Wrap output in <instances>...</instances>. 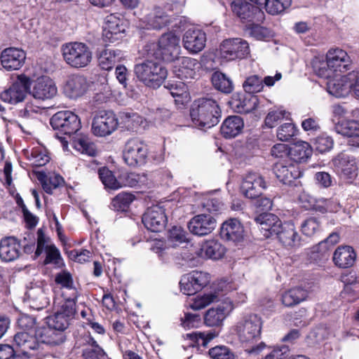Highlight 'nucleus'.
Listing matches in <instances>:
<instances>
[{"label": "nucleus", "instance_id": "nucleus-19", "mask_svg": "<svg viewBox=\"0 0 359 359\" xmlns=\"http://www.w3.org/2000/svg\"><path fill=\"white\" fill-rule=\"evenodd\" d=\"M172 62H173L172 72L180 79H194L196 74V70L201 67L196 59L189 57L178 56Z\"/></svg>", "mask_w": 359, "mask_h": 359}, {"label": "nucleus", "instance_id": "nucleus-5", "mask_svg": "<svg viewBox=\"0 0 359 359\" xmlns=\"http://www.w3.org/2000/svg\"><path fill=\"white\" fill-rule=\"evenodd\" d=\"M188 233L181 226H173L168 231L167 241L154 240L149 248L162 259L168 253L170 248H176L189 242Z\"/></svg>", "mask_w": 359, "mask_h": 359}, {"label": "nucleus", "instance_id": "nucleus-22", "mask_svg": "<svg viewBox=\"0 0 359 359\" xmlns=\"http://www.w3.org/2000/svg\"><path fill=\"white\" fill-rule=\"evenodd\" d=\"M0 58L1 65L7 71L18 70L25 64L26 53L21 48L10 47L5 48L1 52Z\"/></svg>", "mask_w": 359, "mask_h": 359}, {"label": "nucleus", "instance_id": "nucleus-17", "mask_svg": "<svg viewBox=\"0 0 359 359\" xmlns=\"http://www.w3.org/2000/svg\"><path fill=\"white\" fill-rule=\"evenodd\" d=\"M273 172L280 182L287 185H291L295 180L302 175L298 164L288 158L276 163L273 167Z\"/></svg>", "mask_w": 359, "mask_h": 359}, {"label": "nucleus", "instance_id": "nucleus-26", "mask_svg": "<svg viewBox=\"0 0 359 359\" xmlns=\"http://www.w3.org/2000/svg\"><path fill=\"white\" fill-rule=\"evenodd\" d=\"M275 235L285 248H294L300 245V236L292 222L281 223Z\"/></svg>", "mask_w": 359, "mask_h": 359}, {"label": "nucleus", "instance_id": "nucleus-64", "mask_svg": "<svg viewBox=\"0 0 359 359\" xmlns=\"http://www.w3.org/2000/svg\"><path fill=\"white\" fill-rule=\"evenodd\" d=\"M164 87L168 89L170 93V95L173 97H180L185 93L186 91V86L183 82L177 81V82H168Z\"/></svg>", "mask_w": 359, "mask_h": 359}, {"label": "nucleus", "instance_id": "nucleus-58", "mask_svg": "<svg viewBox=\"0 0 359 359\" xmlns=\"http://www.w3.org/2000/svg\"><path fill=\"white\" fill-rule=\"evenodd\" d=\"M297 130L292 123L281 125L277 131V137L282 142H287L297 134Z\"/></svg>", "mask_w": 359, "mask_h": 359}, {"label": "nucleus", "instance_id": "nucleus-46", "mask_svg": "<svg viewBox=\"0 0 359 359\" xmlns=\"http://www.w3.org/2000/svg\"><path fill=\"white\" fill-rule=\"evenodd\" d=\"M39 180L42 183L43 189L48 194H52V191L65 184L64 178L57 173L51 172L48 175L41 174Z\"/></svg>", "mask_w": 359, "mask_h": 359}, {"label": "nucleus", "instance_id": "nucleus-23", "mask_svg": "<svg viewBox=\"0 0 359 359\" xmlns=\"http://www.w3.org/2000/svg\"><path fill=\"white\" fill-rule=\"evenodd\" d=\"M91 58V52L84 43H69V65L76 68L83 67L90 62Z\"/></svg>", "mask_w": 359, "mask_h": 359}, {"label": "nucleus", "instance_id": "nucleus-40", "mask_svg": "<svg viewBox=\"0 0 359 359\" xmlns=\"http://www.w3.org/2000/svg\"><path fill=\"white\" fill-rule=\"evenodd\" d=\"M308 295L307 290L302 287H294L285 291L282 294L281 300L285 306L290 307L305 301Z\"/></svg>", "mask_w": 359, "mask_h": 359}, {"label": "nucleus", "instance_id": "nucleus-38", "mask_svg": "<svg viewBox=\"0 0 359 359\" xmlns=\"http://www.w3.org/2000/svg\"><path fill=\"white\" fill-rule=\"evenodd\" d=\"M351 89H353V83L348 81L347 76L329 81L327 83V92L336 97H346L350 93Z\"/></svg>", "mask_w": 359, "mask_h": 359}, {"label": "nucleus", "instance_id": "nucleus-47", "mask_svg": "<svg viewBox=\"0 0 359 359\" xmlns=\"http://www.w3.org/2000/svg\"><path fill=\"white\" fill-rule=\"evenodd\" d=\"M26 302L34 310H40L46 304L44 294L41 288L34 287L29 289L26 292Z\"/></svg>", "mask_w": 359, "mask_h": 359}, {"label": "nucleus", "instance_id": "nucleus-34", "mask_svg": "<svg viewBox=\"0 0 359 359\" xmlns=\"http://www.w3.org/2000/svg\"><path fill=\"white\" fill-rule=\"evenodd\" d=\"M53 129L55 131V137L62 143L64 150L67 148V111H60L55 114L50 120Z\"/></svg>", "mask_w": 359, "mask_h": 359}, {"label": "nucleus", "instance_id": "nucleus-21", "mask_svg": "<svg viewBox=\"0 0 359 359\" xmlns=\"http://www.w3.org/2000/svg\"><path fill=\"white\" fill-rule=\"evenodd\" d=\"M189 231L198 236L210 233L216 227V219L210 215L201 214L194 216L187 224Z\"/></svg>", "mask_w": 359, "mask_h": 359}, {"label": "nucleus", "instance_id": "nucleus-51", "mask_svg": "<svg viewBox=\"0 0 359 359\" xmlns=\"http://www.w3.org/2000/svg\"><path fill=\"white\" fill-rule=\"evenodd\" d=\"M98 175L105 188L113 190L120 189L119 177L116 178L108 168L105 167L100 168Z\"/></svg>", "mask_w": 359, "mask_h": 359}, {"label": "nucleus", "instance_id": "nucleus-32", "mask_svg": "<svg viewBox=\"0 0 359 359\" xmlns=\"http://www.w3.org/2000/svg\"><path fill=\"white\" fill-rule=\"evenodd\" d=\"M255 221L263 236L269 238L276 234L282 223L278 216L272 213H262L257 216Z\"/></svg>", "mask_w": 359, "mask_h": 359}, {"label": "nucleus", "instance_id": "nucleus-30", "mask_svg": "<svg viewBox=\"0 0 359 359\" xmlns=\"http://www.w3.org/2000/svg\"><path fill=\"white\" fill-rule=\"evenodd\" d=\"M21 255L20 241L15 237H6L0 241V259L9 262L17 259Z\"/></svg>", "mask_w": 359, "mask_h": 359}, {"label": "nucleus", "instance_id": "nucleus-42", "mask_svg": "<svg viewBox=\"0 0 359 359\" xmlns=\"http://www.w3.org/2000/svg\"><path fill=\"white\" fill-rule=\"evenodd\" d=\"M67 300L65 299L62 305V311H57L53 316L46 318V323L57 332L64 333L67 325Z\"/></svg>", "mask_w": 359, "mask_h": 359}, {"label": "nucleus", "instance_id": "nucleus-1", "mask_svg": "<svg viewBox=\"0 0 359 359\" xmlns=\"http://www.w3.org/2000/svg\"><path fill=\"white\" fill-rule=\"evenodd\" d=\"M190 116L193 123L198 128H210L219 123L221 109L216 100L202 97L193 103Z\"/></svg>", "mask_w": 359, "mask_h": 359}, {"label": "nucleus", "instance_id": "nucleus-39", "mask_svg": "<svg viewBox=\"0 0 359 359\" xmlns=\"http://www.w3.org/2000/svg\"><path fill=\"white\" fill-rule=\"evenodd\" d=\"M313 149L306 142H298L289 150L290 158L295 163H304L311 156Z\"/></svg>", "mask_w": 359, "mask_h": 359}, {"label": "nucleus", "instance_id": "nucleus-53", "mask_svg": "<svg viewBox=\"0 0 359 359\" xmlns=\"http://www.w3.org/2000/svg\"><path fill=\"white\" fill-rule=\"evenodd\" d=\"M311 65L314 73L321 78H329L332 76V70L328 67V61L320 57H314L312 60Z\"/></svg>", "mask_w": 359, "mask_h": 359}, {"label": "nucleus", "instance_id": "nucleus-3", "mask_svg": "<svg viewBox=\"0 0 359 359\" xmlns=\"http://www.w3.org/2000/svg\"><path fill=\"white\" fill-rule=\"evenodd\" d=\"M134 72L140 81L154 89L159 88L168 76L166 68L160 62L152 60H145L136 64Z\"/></svg>", "mask_w": 359, "mask_h": 359}, {"label": "nucleus", "instance_id": "nucleus-2", "mask_svg": "<svg viewBox=\"0 0 359 359\" xmlns=\"http://www.w3.org/2000/svg\"><path fill=\"white\" fill-rule=\"evenodd\" d=\"M180 37L175 33L170 32L162 34L158 42L147 43L144 50L149 57L172 62L180 53Z\"/></svg>", "mask_w": 359, "mask_h": 359}, {"label": "nucleus", "instance_id": "nucleus-11", "mask_svg": "<svg viewBox=\"0 0 359 359\" xmlns=\"http://www.w3.org/2000/svg\"><path fill=\"white\" fill-rule=\"evenodd\" d=\"M147 154V145L139 139L133 138L126 142L123 158L129 166H137L145 163Z\"/></svg>", "mask_w": 359, "mask_h": 359}, {"label": "nucleus", "instance_id": "nucleus-12", "mask_svg": "<svg viewBox=\"0 0 359 359\" xmlns=\"http://www.w3.org/2000/svg\"><path fill=\"white\" fill-rule=\"evenodd\" d=\"M210 276L208 273L198 271L184 275L180 282V290L186 295L195 294L208 285Z\"/></svg>", "mask_w": 359, "mask_h": 359}, {"label": "nucleus", "instance_id": "nucleus-49", "mask_svg": "<svg viewBox=\"0 0 359 359\" xmlns=\"http://www.w3.org/2000/svg\"><path fill=\"white\" fill-rule=\"evenodd\" d=\"M219 300V292L215 291L210 293H205L203 295H198L192 299L189 306L195 311L201 310L208 306L211 303L218 302Z\"/></svg>", "mask_w": 359, "mask_h": 359}, {"label": "nucleus", "instance_id": "nucleus-18", "mask_svg": "<svg viewBox=\"0 0 359 359\" xmlns=\"http://www.w3.org/2000/svg\"><path fill=\"white\" fill-rule=\"evenodd\" d=\"M46 252V257L45 264H54L59 266L62 263V258L59 250L52 243L50 239L47 237L42 229L37 231V247L35 252L36 256H39L43 252Z\"/></svg>", "mask_w": 359, "mask_h": 359}, {"label": "nucleus", "instance_id": "nucleus-27", "mask_svg": "<svg viewBox=\"0 0 359 359\" xmlns=\"http://www.w3.org/2000/svg\"><path fill=\"white\" fill-rule=\"evenodd\" d=\"M243 227L237 219H229L224 222L220 228V237L226 241L239 243L243 241Z\"/></svg>", "mask_w": 359, "mask_h": 359}, {"label": "nucleus", "instance_id": "nucleus-43", "mask_svg": "<svg viewBox=\"0 0 359 359\" xmlns=\"http://www.w3.org/2000/svg\"><path fill=\"white\" fill-rule=\"evenodd\" d=\"M211 82L215 90L224 94H230L234 88L231 79L220 71L212 73Z\"/></svg>", "mask_w": 359, "mask_h": 359}, {"label": "nucleus", "instance_id": "nucleus-33", "mask_svg": "<svg viewBox=\"0 0 359 359\" xmlns=\"http://www.w3.org/2000/svg\"><path fill=\"white\" fill-rule=\"evenodd\" d=\"M356 256V252L351 246L340 245L334 250L332 260L337 267L348 269L354 265Z\"/></svg>", "mask_w": 359, "mask_h": 359}, {"label": "nucleus", "instance_id": "nucleus-13", "mask_svg": "<svg viewBox=\"0 0 359 359\" xmlns=\"http://www.w3.org/2000/svg\"><path fill=\"white\" fill-rule=\"evenodd\" d=\"M165 210L159 204L149 207L142 217L144 226L152 232H160L163 230L168 222Z\"/></svg>", "mask_w": 359, "mask_h": 359}, {"label": "nucleus", "instance_id": "nucleus-28", "mask_svg": "<svg viewBox=\"0 0 359 359\" xmlns=\"http://www.w3.org/2000/svg\"><path fill=\"white\" fill-rule=\"evenodd\" d=\"M328 67L333 72H344L349 69L351 59L347 53L342 49H330L326 55Z\"/></svg>", "mask_w": 359, "mask_h": 359}, {"label": "nucleus", "instance_id": "nucleus-24", "mask_svg": "<svg viewBox=\"0 0 359 359\" xmlns=\"http://www.w3.org/2000/svg\"><path fill=\"white\" fill-rule=\"evenodd\" d=\"M332 162L337 172L345 177L353 179L358 175L356 160L353 156L341 153L333 159Z\"/></svg>", "mask_w": 359, "mask_h": 359}, {"label": "nucleus", "instance_id": "nucleus-8", "mask_svg": "<svg viewBox=\"0 0 359 359\" xmlns=\"http://www.w3.org/2000/svg\"><path fill=\"white\" fill-rule=\"evenodd\" d=\"M219 54L227 61L243 59L250 54L249 44L241 38L227 39L220 44Z\"/></svg>", "mask_w": 359, "mask_h": 359}, {"label": "nucleus", "instance_id": "nucleus-14", "mask_svg": "<svg viewBox=\"0 0 359 359\" xmlns=\"http://www.w3.org/2000/svg\"><path fill=\"white\" fill-rule=\"evenodd\" d=\"M29 93L36 100H47L57 94V88L54 81L46 76H42L31 81Z\"/></svg>", "mask_w": 359, "mask_h": 359}, {"label": "nucleus", "instance_id": "nucleus-56", "mask_svg": "<svg viewBox=\"0 0 359 359\" xmlns=\"http://www.w3.org/2000/svg\"><path fill=\"white\" fill-rule=\"evenodd\" d=\"M208 354L212 359H234L231 350L225 346H217L210 348Z\"/></svg>", "mask_w": 359, "mask_h": 359}, {"label": "nucleus", "instance_id": "nucleus-57", "mask_svg": "<svg viewBox=\"0 0 359 359\" xmlns=\"http://www.w3.org/2000/svg\"><path fill=\"white\" fill-rule=\"evenodd\" d=\"M334 142L332 137L322 135L315 138L313 147L320 153L329 151L333 147Z\"/></svg>", "mask_w": 359, "mask_h": 359}, {"label": "nucleus", "instance_id": "nucleus-59", "mask_svg": "<svg viewBox=\"0 0 359 359\" xmlns=\"http://www.w3.org/2000/svg\"><path fill=\"white\" fill-rule=\"evenodd\" d=\"M320 229V222L316 217H309L304 220L301 225V230L304 235L312 236Z\"/></svg>", "mask_w": 359, "mask_h": 359}, {"label": "nucleus", "instance_id": "nucleus-15", "mask_svg": "<svg viewBox=\"0 0 359 359\" xmlns=\"http://www.w3.org/2000/svg\"><path fill=\"white\" fill-rule=\"evenodd\" d=\"M13 347L20 359H22V356L27 358L37 356L35 352L40 349L35 337L27 332H19L15 334Z\"/></svg>", "mask_w": 359, "mask_h": 359}, {"label": "nucleus", "instance_id": "nucleus-52", "mask_svg": "<svg viewBox=\"0 0 359 359\" xmlns=\"http://www.w3.org/2000/svg\"><path fill=\"white\" fill-rule=\"evenodd\" d=\"M135 196L130 193L121 192L113 199L111 205L117 211H126Z\"/></svg>", "mask_w": 359, "mask_h": 359}, {"label": "nucleus", "instance_id": "nucleus-37", "mask_svg": "<svg viewBox=\"0 0 359 359\" xmlns=\"http://www.w3.org/2000/svg\"><path fill=\"white\" fill-rule=\"evenodd\" d=\"M231 109L236 113L248 114L255 110L257 107L256 96H238L233 98L230 102Z\"/></svg>", "mask_w": 359, "mask_h": 359}, {"label": "nucleus", "instance_id": "nucleus-45", "mask_svg": "<svg viewBox=\"0 0 359 359\" xmlns=\"http://www.w3.org/2000/svg\"><path fill=\"white\" fill-rule=\"evenodd\" d=\"M225 318L226 308L224 305H219L217 308H211L206 312L204 322L209 327L219 326Z\"/></svg>", "mask_w": 359, "mask_h": 359}, {"label": "nucleus", "instance_id": "nucleus-63", "mask_svg": "<svg viewBox=\"0 0 359 359\" xmlns=\"http://www.w3.org/2000/svg\"><path fill=\"white\" fill-rule=\"evenodd\" d=\"M339 208V204L337 201L331 199L319 198L318 206H317V211L321 213L326 212H337Z\"/></svg>", "mask_w": 359, "mask_h": 359}, {"label": "nucleus", "instance_id": "nucleus-9", "mask_svg": "<svg viewBox=\"0 0 359 359\" xmlns=\"http://www.w3.org/2000/svg\"><path fill=\"white\" fill-rule=\"evenodd\" d=\"M30 79L25 74H20L17 79L3 91L0 95L1 100L11 104H16L25 100L29 90Z\"/></svg>", "mask_w": 359, "mask_h": 359}, {"label": "nucleus", "instance_id": "nucleus-6", "mask_svg": "<svg viewBox=\"0 0 359 359\" xmlns=\"http://www.w3.org/2000/svg\"><path fill=\"white\" fill-rule=\"evenodd\" d=\"M262 320L257 314H250L237 325L239 340L243 344L252 343L260 339Z\"/></svg>", "mask_w": 359, "mask_h": 359}, {"label": "nucleus", "instance_id": "nucleus-4", "mask_svg": "<svg viewBox=\"0 0 359 359\" xmlns=\"http://www.w3.org/2000/svg\"><path fill=\"white\" fill-rule=\"evenodd\" d=\"M81 128V120L74 112L69 111V137H71L69 144L77 151L89 156L97 154L95 144L90 141L88 136L78 132Z\"/></svg>", "mask_w": 359, "mask_h": 359}, {"label": "nucleus", "instance_id": "nucleus-61", "mask_svg": "<svg viewBox=\"0 0 359 359\" xmlns=\"http://www.w3.org/2000/svg\"><path fill=\"white\" fill-rule=\"evenodd\" d=\"M187 336L191 340L197 343L198 345L206 346L208 344L216 337V334L212 332L208 333L199 332L189 333Z\"/></svg>", "mask_w": 359, "mask_h": 359}, {"label": "nucleus", "instance_id": "nucleus-29", "mask_svg": "<svg viewBox=\"0 0 359 359\" xmlns=\"http://www.w3.org/2000/svg\"><path fill=\"white\" fill-rule=\"evenodd\" d=\"M334 130L338 134L348 138L349 145L359 147V121L354 120L339 121L335 124Z\"/></svg>", "mask_w": 359, "mask_h": 359}, {"label": "nucleus", "instance_id": "nucleus-54", "mask_svg": "<svg viewBox=\"0 0 359 359\" xmlns=\"http://www.w3.org/2000/svg\"><path fill=\"white\" fill-rule=\"evenodd\" d=\"M291 2V0H266L264 8L268 13L278 15L289 8Z\"/></svg>", "mask_w": 359, "mask_h": 359}, {"label": "nucleus", "instance_id": "nucleus-36", "mask_svg": "<svg viewBox=\"0 0 359 359\" xmlns=\"http://www.w3.org/2000/svg\"><path fill=\"white\" fill-rule=\"evenodd\" d=\"M244 127L243 118L238 116H231L227 117L223 122L220 131L222 135L226 138H233L239 135Z\"/></svg>", "mask_w": 359, "mask_h": 359}, {"label": "nucleus", "instance_id": "nucleus-60", "mask_svg": "<svg viewBox=\"0 0 359 359\" xmlns=\"http://www.w3.org/2000/svg\"><path fill=\"white\" fill-rule=\"evenodd\" d=\"M298 201L302 206L306 210H313L317 211L319 198L317 199L306 191L299 194Z\"/></svg>", "mask_w": 359, "mask_h": 359}, {"label": "nucleus", "instance_id": "nucleus-31", "mask_svg": "<svg viewBox=\"0 0 359 359\" xmlns=\"http://www.w3.org/2000/svg\"><path fill=\"white\" fill-rule=\"evenodd\" d=\"M34 337L42 349L41 346L43 344L57 345L65 341V333L57 332L48 325L39 327L35 332Z\"/></svg>", "mask_w": 359, "mask_h": 359}, {"label": "nucleus", "instance_id": "nucleus-62", "mask_svg": "<svg viewBox=\"0 0 359 359\" xmlns=\"http://www.w3.org/2000/svg\"><path fill=\"white\" fill-rule=\"evenodd\" d=\"M120 188L136 187L139 185L140 175L135 172H123L119 175Z\"/></svg>", "mask_w": 359, "mask_h": 359}, {"label": "nucleus", "instance_id": "nucleus-10", "mask_svg": "<svg viewBox=\"0 0 359 359\" xmlns=\"http://www.w3.org/2000/svg\"><path fill=\"white\" fill-rule=\"evenodd\" d=\"M118 125V119L113 111H99L93 118L92 132L95 136L106 137L113 133Z\"/></svg>", "mask_w": 359, "mask_h": 359}, {"label": "nucleus", "instance_id": "nucleus-55", "mask_svg": "<svg viewBox=\"0 0 359 359\" xmlns=\"http://www.w3.org/2000/svg\"><path fill=\"white\" fill-rule=\"evenodd\" d=\"M288 115L289 113L285 110H271L268 113L265 118V125L268 128H272L277 126L280 121L284 118H287Z\"/></svg>", "mask_w": 359, "mask_h": 359}, {"label": "nucleus", "instance_id": "nucleus-16", "mask_svg": "<svg viewBox=\"0 0 359 359\" xmlns=\"http://www.w3.org/2000/svg\"><path fill=\"white\" fill-rule=\"evenodd\" d=\"M267 188L264 177L258 172H248L243 179L241 191L248 198L253 199L261 196Z\"/></svg>", "mask_w": 359, "mask_h": 359}, {"label": "nucleus", "instance_id": "nucleus-44", "mask_svg": "<svg viewBox=\"0 0 359 359\" xmlns=\"http://www.w3.org/2000/svg\"><path fill=\"white\" fill-rule=\"evenodd\" d=\"M87 89L86 79L79 75L69 77V98H76L81 96Z\"/></svg>", "mask_w": 359, "mask_h": 359}, {"label": "nucleus", "instance_id": "nucleus-20", "mask_svg": "<svg viewBox=\"0 0 359 359\" xmlns=\"http://www.w3.org/2000/svg\"><path fill=\"white\" fill-rule=\"evenodd\" d=\"M126 25L122 20L114 15H108L103 27V39L105 42L115 43L124 36Z\"/></svg>", "mask_w": 359, "mask_h": 359}, {"label": "nucleus", "instance_id": "nucleus-7", "mask_svg": "<svg viewBox=\"0 0 359 359\" xmlns=\"http://www.w3.org/2000/svg\"><path fill=\"white\" fill-rule=\"evenodd\" d=\"M230 4L233 14L243 22L258 24L264 20V14L261 8L247 0H233Z\"/></svg>", "mask_w": 359, "mask_h": 359}, {"label": "nucleus", "instance_id": "nucleus-25", "mask_svg": "<svg viewBox=\"0 0 359 359\" xmlns=\"http://www.w3.org/2000/svg\"><path fill=\"white\" fill-rule=\"evenodd\" d=\"M184 48L193 53L201 51L205 46V33L199 29H189L183 36Z\"/></svg>", "mask_w": 359, "mask_h": 359}, {"label": "nucleus", "instance_id": "nucleus-50", "mask_svg": "<svg viewBox=\"0 0 359 359\" xmlns=\"http://www.w3.org/2000/svg\"><path fill=\"white\" fill-rule=\"evenodd\" d=\"M243 88L250 95L261 92L264 88L262 78L257 74L250 75L243 83Z\"/></svg>", "mask_w": 359, "mask_h": 359}, {"label": "nucleus", "instance_id": "nucleus-41", "mask_svg": "<svg viewBox=\"0 0 359 359\" xmlns=\"http://www.w3.org/2000/svg\"><path fill=\"white\" fill-rule=\"evenodd\" d=\"M172 22V18L160 8L155 9L147 15L146 22L148 28L161 29L168 26Z\"/></svg>", "mask_w": 359, "mask_h": 359}, {"label": "nucleus", "instance_id": "nucleus-35", "mask_svg": "<svg viewBox=\"0 0 359 359\" xmlns=\"http://www.w3.org/2000/svg\"><path fill=\"white\" fill-rule=\"evenodd\" d=\"M123 53L118 49L104 48L97 55L99 66L109 71L123 57Z\"/></svg>", "mask_w": 359, "mask_h": 359}, {"label": "nucleus", "instance_id": "nucleus-48", "mask_svg": "<svg viewBox=\"0 0 359 359\" xmlns=\"http://www.w3.org/2000/svg\"><path fill=\"white\" fill-rule=\"evenodd\" d=\"M201 250L208 258L212 259H221L225 253V248L215 240L206 241L203 245Z\"/></svg>", "mask_w": 359, "mask_h": 359}]
</instances>
